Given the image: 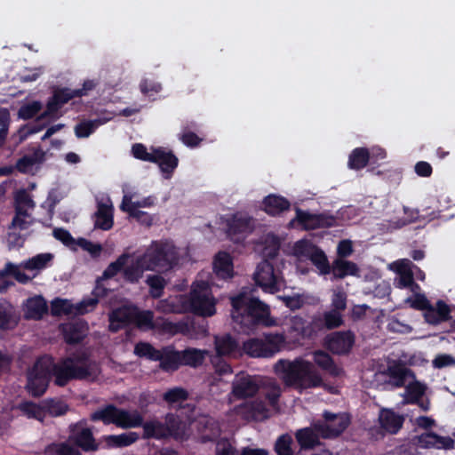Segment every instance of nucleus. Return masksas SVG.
Listing matches in <instances>:
<instances>
[{"label": "nucleus", "instance_id": "obj_46", "mask_svg": "<svg viewBox=\"0 0 455 455\" xmlns=\"http://www.w3.org/2000/svg\"><path fill=\"white\" fill-rule=\"evenodd\" d=\"M238 347V344L230 335H223L215 338V349L217 355H229Z\"/></svg>", "mask_w": 455, "mask_h": 455}, {"label": "nucleus", "instance_id": "obj_10", "mask_svg": "<svg viewBox=\"0 0 455 455\" xmlns=\"http://www.w3.org/2000/svg\"><path fill=\"white\" fill-rule=\"evenodd\" d=\"M132 153L137 159L156 163L165 179H170L178 165V158L171 152L162 148H151L149 150L140 143L134 144Z\"/></svg>", "mask_w": 455, "mask_h": 455}, {"label": "nucleus", "instance_id": "obj_35", "mask_svg": "<svg viewBox=\"0 0 455 455\" xmlns=\"http://www.w3.org/2000/svg\"><path fill=\"white\" fill-rule=\"evenodd\" d=\"M426 391V386L419 381L410 379L406 383V395L408 403H418L423 411L429 409L428 401H419Z\"/></svg>", "mask_w": 455, "mask_h": 455}, {"label": "nucleus", "instance_id": "obj_53", "mask_svg": "<svg viewBox=\"0 0 455 455\" xmlns=\"http://www.w3.org/2000/svg\"><path fill=\"white\" fill-rule=\"evenodd\" d=\"M134 354L140 357H146L152 361H158L161 351L156 349L148 342H139L134 347Z\"/></svg>", "mask_w": 455, "mask_h": 455}, {"label": "nucleus", "instance_id": "obj_32", "mask_svg": "<svg viewBox=\"0 0 455 455\" xmlns=\"http://www.w3.org/2000/svg\"><path fill=\"white\" fill-rule=\"evenodd\" d=\"M451 308L443 300H438L435 306L428 304L425 310V319L431 324H438L450 319Z\"/></svg>", "mask_w": 455, "mask_h": 455}, {"label": "nucleus", "instance_id": "obj_17", "mask_svg": "<svg viewBox=\"0 0 455 455\" xmlns=\"http://www.w3.org/2000/svg\"><path fill=\"white\" fill-rule=\"evenodd\" d=\"M414 265L408 259H401L388 265V269L396 274L394 284L399 289L409 288L410 291H419L420 287L413 281L412 267Z\"/></svg>", "mask_w": 455, "mask_h": 455}, {"label": "nucleus", "instance_id": "obj_23", "mask_svg": "<svg viewBox=\"0 0 455 455\" xmlns=\"http://www.w3.org/2000/svg\"><path fill=\"white\" fill-rule=\"evenodd\" d=\"M354 343L351 332H334L327 337L325 345L334 354L347 353Z\"/></svg>", "mask_w": 455, "mask_h": 455}, {"label": "nucleus", "instance_id": "obj_11", "mask_svg": "<svg viewBox=\"0 0 455 455\" xmlns=\"http://www.w3.org/2000/svg\"><path fill=\"white\" fill-rule=\"evenodd\" d=\"M93 421L100 420L104 424H115L122 428H132L142 424L143 419L137 411H125L108 405L99 409L91 415Z\"/></svg>", "mask_w": 455, "mask_h": 455}, {"label": "nucleus", "instance_id": "obj_25", "mask_svg": "<svg viewBox=\"0 0 455 455\" xmlns=\"http://www.w3.org/2000/svg\"><path fill=\"white\" fill-rule=\"evenodd\" d=\"M22 310L26 319L39 320L47 313L48 306L42 296L35 295L23 303Z\"/></svg>", "mask_w": 455, "mask_h": 455}, {"label": "nucleus", "instance_id": "obj_61", "mask_svg": "<svg viewBox=\"0 0 455 455\" xmlns=\"http://www.w3.org/2000/svg\"><path fill=\"white\" fill-rule=\"evenodd\" d=\"M413 295L411 297H408L405 299L404 303L408 305L410 307L415 309H425L427 307L429 302L427 299L426 296L420 293L419 291H411Z\"/></svg>", "mask_w": 455, "mask_h": 455}, {"label": "nucleus", "instance_id": "obj_14", "mask_svg": "<svg viewBox=\"0 0 455 455\" xmlns=\"http://www.w3.org/2000/svg\"><path fill=\"white\" fill-rule=\"evenodd\" d=\"M227 234L231 241L243 243L256 227L255 220L245 212H236L225 219Z\"/></svg>", "mask_w": 455, "mask_h": 455}, {"label": "nucleus", "instance_id": "obj_20", "mask_svg": "<svg viewBox=\"0 0 455 455\" xmlns=\"http://www.w3.org/2000/svg\"><path fill=\"white\" fill-rule=\"evenodd\" d=\"M280 248V241L277 236L273 234H267L260 238L256 244V251L264 258L263 260H269L277 263L278 251Z\"/></svg>", "mask_w": 455, "mask_h": 455}, {"label": "nucleus", "instance_id": "obj_63", "mask_svg": "<svg viewBox=\"0 0 455 455\" xmlns=\"http://www.w3.org/2000/svg\"><path fill=\"white\" fill-rule=\"evenodd\" d=\"M51 312L54 315H68L73 312V306L68 299H56L52 301Z\"/></svg>", "mask_w": 455, "mask_h": 455}, {"label": "nucleus", "instance_id": "obj_44", "mask_svg": "<svg viewBox=\"0 0 455 455\" xmlns=\"http://www.w3.org/2000/svg\"><path fill=\"white\" fill-rule=\"evenodd\" d=\"M331 270L336 278H343L347 275H358L359 272L355 263L341 259H338L332 263Z\"/></svg>", "mask_w": 455, "mask_h": 455}, {"label": "nucleus", "instance_id": "obj_42", "mask_svg": "<svg viewBox=\"0 0 455 455\" xmlns=\"http://www.w3.org/2000/svg\"><path fill=\"white\" fill-rule=\"evenodd\" d=\"M208 355V350H202L196 348H188L183 351H180L182 365L197 367L203 363L205 356Z\"/></svg>", "mask_w": 455, "mask_h": 455}, {"label": "nucleus", "instance_id": "obj_64", "mask_svg": "<svg viewBox=\"0 0 455 455\" xmlns=\"http://www.w3.org/2000/svg\"><path fill=\"white\" fill-rule=\"evenodd\" d=\"M292 438L289 435H283L275 443V451L278 455H292Z\"/></svg>", "mask_w": 455, "mask_h": 455}, {"label": "nucleus", "instance_id": "obj_49", "mask_svg": "<svg viewBox=\"0 0 455 455\" xmlns=\"http://www.w3.org/2000/svg\"><path fill=\"white\" fill-rule=\"evenodd\" d=\"M315 247L309 241L302 239L293 244L291 253L299 261H304L309 259Z\"/></svg>", "mask_w": 455, "mask_h": 455}, {"label": "nucleus", "instance_id": "obj_15", "mask_svg": "<svg viewBox=\"0 0 455 455\" xmlns=\"http://www.w3.org/2000/svg\"><path fill=\"white\" fill-rule=\"evenodd\" d=\"M350 418L345 412L324 411L323 420L315 423V427L323 438H332L340 435L349 425Z\"/></svg>", "mask_w": 455, "mask_h": 455}, {"label": "nucleus", "instance_id": "obj_48", "mask_svg": "<svg viewBox=\"0 0 455 455\" xmlns=\"http://www.w3.org/2000/svg\"><path fill=\"white\" fill-rule=\"evenodd\" d=\"M370 159V153L367 149L358 148L353 150L349 156L348 167L354 170L363 168Z\"/></svg>", "mask_w": 455, "mask_h": 455}, {"label": "nucleus", "instance_id": "obj_59", "mask_svg": "<svg viewBox=\"0 0 455 455\" xmlns=\"http://www.w3.org/2000/svg\"><path fill=\"white\" fill-rule=\"evenodd\" d=\"M42 403L44 411V418L46 417V414L51 416H60L64 414L67 411V405L60 401L46 400Z\"/></svg>", "mask_w": 455, "mask_h": 455}, {"label": "nucleus", "instance_id": "obj_31", "mask_svg": "<svg viewBox=\"0 0 455 455\" xmlns=\"http://www.w3.org/2000/svg\"><path fill=\"white\" fill-rule=\"evenodd\" d=\"M379 423L383 431L395 434L402 427L403 417L389 409H382L379 414Z\"/></svg>", "mask_w": 455, "mask_h": 455}, {"label": "nucleus", "instance_id": "obj_50", "mask_svg": "<svg viewBox=\"0 0 455 455\" xmlns=\"http://www.w3.org/2000/svg\"><path fill=\"white\" fill-rule=\"evenodd\" d=\"M129 205L130 204L125 202L124 205H120V208L123 212H127L131 218L135 219L143 225L151 226L153 224L155 221V217L153 215H150L144 211L135 209L133 206L131 207Z\"/></svg>", "mask_w": 455, "mask_h": 455}, {"label": "nucleus", "instance_id": "obj_4", "mask_svg": "<svg viewBox=\"0 0 455 455\" xmlns=\"http://www.w3.org/2000/svg\"><path fill=\"white\" fill-rule=\"evenodd\" d=\"M233 321L243 331L254 328L256 324L276 326L277 321L270 316L267 305L254 297L248 289L231 298Z\"/></svg>", "mask_w": 455, "mask_h": 455}, {"label": "nucleus", "instance_id": "obj_36", "mask_svg": "<svg viewBox=\"0 0 455 455\" xmlns=\"http://www.w3.org/2000/svg\"><path fill=\"white\" fill-rule=\"evenodd\" d=\"M314 331L312 323L300 316H293L289 321L288 332L297 339L309 338Z\"/></svg>", "mask_w": 455, "mask_h": 455}, {"label": "nucleus", "instance_id": "obj_28", "mask_svg": "<svg viewBox=\"0 0 455 455\" xmlns=\"http://www.w3.org/2000/svg\"><path fill=\"white\" fill-rule=\"evenodd\" d=\"M136 314V307L124 305L109 315V329L113 331H118L128 323L133 322Z\"/></svg>", "mask_w": 455, "mask_h": 455}, {"label": "nucleus", "instance_id": "obj_18", "mask_svg": "<svg viewBox=\"0 0 455 455\" xmlns=\"http://www.w3.org/2000/svg\"><path fill=\"white\" fill-rule=\"evenodd\" d=\"M336 220L327 214H311L296 209V217L291 220L289 226L291 228L299 225L303 229L311 230L322 228H329L335 225Z\"/></svg>", "mask_w": 455, "mask_h": 455}, {"label": "nucleus", "instance_id": "obj_58", "mask_svg": "<svg viewBox=\"0 0 455 455\" xmlns=\"http://www.w3.org/2000/svg\"><path fill=\"white\" fill-rule=\"evenodd\" d=\"M140 90L144 95L152 97L161 92L162 85L151 77H143L140 83Z\"/></svg>", "mask_w": 455, "mask_h": 455}, {"label": "nucleus", "instance_id": "obj_40", "mask_svg": "<svg viewBox=\"0 0 455 455\" xmlns=\"http://www.w3.org/2000/svg\"><path fill=\"white\" fill-rule=\"evenodd\" d=\"M161 351L160 361L161 368L164 371H174L182 365L180 351H175L171 347H166Z\"/></svg>", "mask_w": 455, "mask_h": 455}, {"label": "nucleus", "instance_id": "obj_16", "mask_svg": "<svg viewBox=\"0 0 455 455\" xmlns=\"http://www.w3.org/2000/svg\"><path fill=\"white\" fill-rule=\"evenodd\" d=\"M268 379L256 376L241 373L235 375L232 382L231 396L245 399L253 396L257 392L264 389V386Z\"/></svg>", "mask_w": 455, "mask_h": 455}, {"label": "nucleus", "instance_id": "obj_2", "mask_svg": "<svg viewBox=\"0 0 455 455\" xmlns=\"http://www.w3.org/2000/svg\"><path fill=\"white\" fill-rule=\"evenodd\" d=\"M187 259V251L170 240H156L135 255L134 260L126 268L125 275L131 283H138L146 271L169 272L181 266Z\"/></svg>", "mask_w": 455, "mask_h": 455}, {"label": "nucleus", "instance_id": "obj_27", "mask_svg": "<svg viewBox=\"0 0 455 455\" xmlns=\"http://www.w3.org/2000/svg\"><path fill=\"white\" fill-rule=\"evenodd\" d=\"M70 439L85 451L97 449V444L91 430L85 427L82 423L76 424L72 427Z\"/></svg>", "mask_w": 455, "mask_h": 455}, {"label": "nucleus", "instance_id": "obj_3", "mask_svg": "<svg viewBox=\"0 0 455 455\" xmlns=\"http://www.w3.org/2000/svg\"><path fill=\"white\" fill-rule=\"evenodd\" d=\"M215 306L216 299L212 294L209 282L196 279L191 285L188 296L180 295L160 300L156 305V310L165 314L191 312L208 317L216 313Z\"/></svg>", "mask_w": 455, "mask_h": 455}, {"label": "nucleus", "instance_id": "obj_13", "mask_svg": "<svg viewBox=\"0 0 455 455\" xmlns=\"http://www.w3.org/2000/svg\"><path fill=\"white\" fill-rule=\"evenodd\" d=\"M275 265L269 260H262L253 274L256 283L266 292L275 293L283 287L282 273Z\"/></svg>", "mask_w": 455, "mask_h": 455}, {"label": "nucleus", "instance_id": "obj_5", "mask_svg": "<svg viewBox=\"0 0 455 455\" xmlns=\"http://www.w3.org/2000/svg\"><path fill=\"white\" fill-rule=\"evenodd\" d=\"M274 371L286 386L299 392L323 386V378L314 364L301 356L293 360L279 359L274 365Z\"/></svg>", "mask_w": 455, "mask_h": 455}, {"label": "nucleus", "instance_id": "obj_8", "mask_svg": "<svg viewBox=\"0 0 455 455\" xmlns=\"http://www.w3.org/2000/svg\"><path fill=\"white\" fill-rule=\"evenodd\" d=\"M134 254L124 253L121 255L115 262L109 264L108 267L103 272L102 276L97 281V284L93 291L95 297L85 299L83 301H81L76 306V312L83 315L92 310V308L98 303V299L96 297L103 296L106 294L104 282L115 276L121 270L123 271L124 279L131 282V280L126 276L125 271L126 268L134 260Z\"/></svg>", "mask_w": 455, "mask_h": 455}, {"label": "nucleus", "instance_id": "obj_29", "mask_svg": "<svg viewBox=\"0 0 455 455\" xmlns=\"http://www.w3.org/2000/svg\"><path fill=\"white\" fill-rule=\"evenodd\" d=\"M418 443L422 448H435L450 450L454 447V441L449 436L438 435L433 432H427L418 437Z\"/></svg>", "mask_w": 455, "mask_h": 455}, {"label": "nucleus", "instance_id": "obj_52", "mask_svg": "<svg viewBox=\"0 0 455 455\" xmlns=\"http://www.w3.org/2000/svg\"><path fill=\"white\" fill-rule=\"evenodd\" d=\"M146 283L149 287V293L153 298L162 296L166 285V280L161 275H149L147 276Z\"/></svg>", "mask_w": 455, "mask_h": 455}, {"label": "nucleus", "instance_id": "obj_43", "mask_svg": "<svg viewBox=\"0 0 455 455\" xmlns=\"http://www.w3.org/2000/svg\"><path fill=\"white\" fill-rule=\"evenodd\" d=\"M155 330L164 334L175 335L177 333H185L188 331V325L186 323H172L164 318L156 320Z\"/></svg>", "mask_w": 455, "mask_h": 455}, {"label": "nucleus", "instance_id": "obj_22", "mask_svg": "<svg viewBox=\"0 0 455 455\" xmlns=\"http://www.w3.org/2000/svg\"><path fill=\"white\" fill-rule=\"evenodd\" d=\"M113 223V204L109 197L104 196L98 201V210L95 213V227L103 230H108L112 228Z\"/></svg>", "mask_w": 455, "mask_h": 455}, {"label": "nucleus", "instance_id": "obj_1", "mask_svg": "<svg viewBox=\"0 0 455 455\" xmlns=\"http://www.w3.org/2000/svg\"><path fill=\"white\" fill-rule=\"evenodd\" d=\"M58 386H64L73 379L95 380L100 373L99 364L84 353L68 356L57 363L51 357L39 358L28 374V391L35 396L42 395L49 383L50 374Z\"/></svg>", "mask_w": 455, "mask_h": 455}, {"label": "nucleus", "instance_id": "obj_7", "mask_svg": "<svg viewBox=\"0 0 455 455\" xmlns=\"http://www.w3.org/2000/svg\"><path fill=\"white\" fill-rule=\"evenodd\" d=\"M15 215L12 219L8 235L10 245L20 246L24 239L16 235V231L26 230L34 222L33 212L35 203L30 195L25 190H19L15 194Z\"/></svg>", "mask_w": 455, "mask_h": 455}, {"label": "nucleus", "instance_id": "obj_39", "mask_svg": "<svg viewBox=\"0 0 455 455\" xmlns=\"http://www.w3.org/2000/svg\"><path fill=\"white\" fill-rule=\"evenodd\" d=\"M289 201L277 195H269L263 200V209L270 215H278L290 208Z\"/></svg>", "mask_w": 455, "mask_h": 455}, {"label": "nucleus", "instance_id": "obj_37", "mask_svg": "<svg viewBox=\"0 0 455 455\" xmlns=\"http://www.w3.org/2000/svg\"><path fill=\"white\" fill-rule=\"evenodd\" d=\"M180 417L181 415H168L166 418V424H168L170 431L169 436H172L179 440H184L190 435V427L187 421H183Z\"/></svg>", "mask_w": 455, "mask_h": 455}, {"label": "nucleus", "instance_id": "obj_34", "mask_svg": "<svg viewBox=\"0 0 455 455\" xmlns=\"http://www.w3.org/2000/svg\"><path fill=\"white\" fill-rule=\"evenodd\" d=\"M61 331L68 343H76L87 334L88 326L83 321H76L62 324Z\"/></svg>", "mask_w": 455, "mask_h": 455}, {"label": "nucleus", "instance_id": "obj_33", "mask_svg": "<svg viewBox=\"0 0 455 455\" xmlns=\"http://www.w3.org/2000/svg\"><path fill=\"white\" fill-rule=\"evenodd\" d=\"M114 116L113 113H106L104 116L94 120H83L75 126L76 136L79 139L89 137L98 127L112 120Z\"/></svg>", "mask_w": 455, "mask_h": 455}, {"label": "nucleus", "instance_id": "obj_38", "mask_svg": "<svg viewBox=\"0 0 455 455\" xmlns=\"http://www.w3.org/2000/svg\"><path fill=\"white\" fill-rule=\"evenodd\" d=\"M315 363L322 370L332 376H339L342 373L340 367L336 365L331 357L324 351L315 350L312 352Z\"/></svg>", "mask_w": 455, "mask_h": 455}, {"label": "nucleus", "instance_id": "obj_47", "mask_svg": "<svg viewBox=\"0 0 455 455\" xmlns=\"http://www.w3.org/2000/svg\"><path fill=\"white\" fill-rule=\"evenodd\" d=\"M144 435L147 438H165L170 435L168 424L164 425L159 421H149L144 424L143 426Z\"/></svg>", "mask_w": 455, "mask_h": 455}, {"label": "nucleus", "instance_id": "obj_62", "mask_svg": "<svg viewBox=\"0 0 455 455\" xmlns=\"http://www.w3.org/2000/svg\"><path fill=\"white\" fill-rule=\"evenodd\" d=\"M42 103L40 101H31L20 107L19 109V117L21 119H29L35 116L42 109Z\"/></svg>", "mask_w": 455, "mask_h": 455}, {"label": "nucleus", "instance_id": "obj_12", "mask_svg": "<svg viewBox=\"0 0 455 455\" xmlns=\"http://www.w3.org/2000/svg\"><path fill=\"white\" fill-rule=\"evenodd\" d=\"M285 346V336L281 333L266 334L263 339H251L243 345V351L251 357H272Z\"/></svg>", "mask_w": 455, "mask_h": 455}, {"label": "nucleus", "instance_id": "obj_56", "mask_svg": "<svg viewBox=\"0 0 455 455\" xmlns=\"http://www.w3.org/2000/svg\"><path fill=\"white\" fill-rule=\"evenodd\" d=\"M132 198L133 196L131 194H124L121 205H124L126 202L130 204L129 206H133V208L140 210V208H150L156 204V197L153 196H149L137 201H133Z\"/></svg>", "mask_w": 455, "mask_h": 455}, {"label": "nucleus", "instance_id": "obj_55", "mask_svg": "<svg viewBox=\"0 0 455 455\" xmlns=\"http://www.w3.org/2000/svg\"><path fill=\"white\" fill-rule=\"evenodd\" d=\"M309 259L317 267L321 275H326L330 272L328 259L323 251L317 247H315Z\"/></svg>", "mask_w": 455, "mask_h": 455}, {"label": "nucleus", "instance_id": "obj_60", "mask_svg": "<svg viewBox=\"0 0 455 455\" xmlns=\"http://www.w3.org/2000/svg\"><path fill=\"white\" fill-rule=\"evenodd\" d=\"M46 455H80L78 450L68 443H54L47 447Z\"/></svg>", "mask_w": 455, "mask_h": 455}, {"label": "nucleus", "instance_id": "obj_19", "mask_svg": "<svg viewBox=\"0 0 455 455\" xmlns=\"http://www.w3.org/2000/svg\"><path fill=\"white\" fill-rule=\"evenodd\" d=\"M75 90L68 88L57 89L52 97L47 102L45 111L41 115L38 121L43 119H56L60 116V108L70 100L77 97Z\"/></svg>", "mask_w": 455, "mask_h": 455}, {"label": "nucleus", "instance_id": "obj_24", "mask_svg": "<svg viewBox=\"0 0 455 455\" xmlns=\"http://www.w3.org/2000/svg\"><path fill=\"white\" fill-rule=\"evenodd\" d=\"M45 152L39 148L18 160L16 168L23 173H35L44 161Z\"/></svg>", "mask_w": 455, "mask_h": 455}, {"label": "nucleus", "instance_id": "obj_21", "mask_svg": "<svg viewBox=\"0 0 455 455\" xmlns=\"http://www.w3.org/2000/svg\"><path fill=\"white\" fill-rule=\"evenodd\" d=\"M199 432L202 442L212 441L220 436V429L219 423L212 418L203 415L192 423Z\"/></svg>", "mask_w": 455, "mask_h": 455}, {"label": "nucleus", "instance_id": "obj_54", "mask_svg": "<svg viewBox=\"0 0 455 455\" xmlns=\"http://www.w3.org/2000/svg\"><path fill=\"white\" fill-rule=\"evenodd\" d=\"M133 322L136 323L139 327L145 330L155 329L156 326L153 312L148 310L140 311L137 307Z\"/></svg>", "mask_w": 455, "mask_h": 455}, {"label": "nucleus", "instance_id": "obj_51", "mask_svg": "<svg viewBox=\"0 0 455 455\" xmlns=\"http://www.w3.org/2000/svg\"><path fill=\"white\" fill-rule=\"evenodd\" d=\"M17 323L14 308L8 303H0V328H11Z\"/></svg>", "mask_w": 455, "mask_h": 455}, {"label": "nucleus", "instance_id": "obj_45", "mask_svg": "<svg viewBox=\"0 0 455 455\" xmlns=\"http://www.w3.org/2000/svg\"><path fill=\"white\" fill-rule=\"evenodd\" d=\"M139 435L135 432L124 433L121 435H111L105 436V442L108 447H125L135 443Z\"/></svg>", "mask_w": 455, "mask_h": 455}, {"label": "nucleus", "instance_id": "obj_41", "mask_svg": "<svg viewBox=\"0 0 455 455\" xmlns=\"http://www.w3.org/2000/svg\"><path fill=\"white\" fill-rule=\"evenodd\" d=\"M319 437L322 436L315 429V424L313 425V427L302 428L298 430L296 433V439L301 449L313 448L319 443Z\"/></svg>", "mask_w": 455, "mask_h": 455}, {"label": "nucleus", "instance_id": "obj_6", "mask_svg": "<svg viewBox=\"0 0 455 455\" xmlns=\"http://www.w3.org/2000/svg\"><path fill=\"white\" fill-rule=\"evenodd\" d=\"M265 400L256 399L243 403L235 408V413L246 419L261 420L278 411V400L282 393L281 387L274 380H267L261 392Z\"/></svg>", "mask_w": 455, "mask_h": 455}, {"label": "nucleus", "instance_id": "obj_26", "mask_svg": "<svg viewBox=\"0 0 455 455\" xmlns=\"http://www.w3.org/2000/svg\"><path fill=\"white\" fill-rule=\"evenodd\" d=\"M385 373L390 378L395 387L405 386L407 381L414 379L411 371L398 361L389 362Z\"/></svg>", "mask_w": 455, "mask_h": 455}, {"label": "nucleus", "instance_id": "obj_30", "mask_svg": "<svg viewBox=\"0 0 455 455\" xmlns=\"http://www.w3.org/2000/svg\"><path fill=\"white\" fill-rule=\"evenodd\" d=\"M213 271L221 279L234 276V264L231 255L226 251L218 252L213 259Z\"/></svg>", "mask_w": 455, "mask_h": 455}, {"label": "nucleus", "instance_id": "obj_57", "mask_svg": "<svg viewBox=\"0 0 455 455\" xmlns=\"http://www.w3.org/2000/svg\"><path fill=\"white\" fill-rule=\"evenodd\" d=\"M20 411L28 418L36 419L41 422L44 420L43 404L38 406L33 403H24L20 405Z\"/></svg>", "mask_w": 455, "mask_h": 455}, {"label": "nucleus", "instance_id": "obj_9", "mask_svg": "<svg viewBox=\"0 0 455 455\" xmlns=\"http://www.w3.org/2000/svg\"><path fill=\"white\" fill-rule=\"evenodd\" d=\"M54 255L50 252L39 253L19 265L7 263L5 272L18 282L26 283L36 277L42 270L50 267Z\"/></svg>", "mask_w": 455, "mask_h": 455}]
</instances>
